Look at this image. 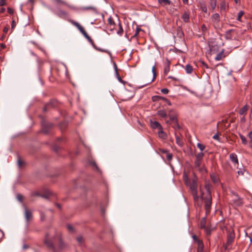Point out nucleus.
I'll return each mask as SVG.
<instances>
[{"label": "nucleus", "instance_id": "1", "mask_svg": "<svg viewBox=\"0 0 252 252\" xmlns=\"http://www.w3.org/2000/svg\"><path fill=\"white\" fill-rule=\"evenodd\" d=\"M48 234L47 233L46 234V238L44 240V244L46 245L47 248L49 249H51L53 252H60L65 248V245L63 243L60 236L58 237V240L59 241V243L58 244V248L56 249L54 246L53 241L48 239Z\"/></svg>", "mask_w": 252, "mask_h": 252}, {"label": "nucleus", "instance_id": "2", "mask_svg": "<svg viewBox=\"0 0 252 252\" xmlns=\"http://www.w3.org/2000/svg\"><path fill=\"white\" fill-rule=\"evenodd\" d=\"M230 192L232 197L231 201L233 203V204L235 207L242 206L243 204V198L240 197L237 193L233 191H231Z\"/></svg>", "mask_w": 252, "mask_h": 252}, {"label": "nucleus", "instance_id": "3", "mask_svg": "<svg viewBox=\"0 0 252 252\" xmlns=\"http://www.w3.org/2000/svg\"><path fill=\"white\" fill-rule=\"evenodd\" d=\"M202 199L205 201V209L206 210V214H208L210 213V210L212 204V196L211 192L207 193L205 197L201 196Z\"/></svg>", "mask_w": 252, "mask_h": 252}, {"label": "nucleus", "instance_id": "4", "mask_svg": "<svg viewBox=\"0 0 252 252\" xmlns=\"http://www.w3.org/2000/svg\"><path fill=\"white\" fill-rule=\"evenodd\" d=\"M41 131L44 134H47L50 132V130L53 126V124L51 123L47 122L42 119L41 122Z\"/></svg>", "mask_w": 252, "mask_h": 252}, {"label": "nucleus", "instance_id": "5", "mask_svg": "<svg viewBox=\"0 0 252 252\" xmlns=\"http://www.w3.org/2000/svg\"><path fill=\"white\" fill-rule=\"evenodd\" d=\"M234 238L235 234L233 232H230L228 234L227 236V242L226 244H223V247L225 250H227L229 248V247L234 241Z\"/></svg>", "mask_w": 252, "mask_h": 252}, {"label": "nucleus", "instance_id": "6", "mask_svg": "<svg viewBox=\"0 0 252 252\" xmlns=\"http://www.w3.org/2000/svg\"><path fill=\"white\" fill-rule=\"evenodd\" d=\"M88 40V41L91 44V45H92V46L97 51H100V52H103V53H109V51L106 50V49H101V48H98L97 47L95 44H94V42L93 40L92 39V38L89 36L88 34H87L85 37Z\"/></svg>", "mask_w": 252, "mask_h": 252}, {"label": "nucleus", "instance_id": "7", "mask_svg": "<svg viewBox=\"0 0 252 252\" xmlns=\"http://www.w3.org/2000/svg\"><path fill=\"white\" fill-rule=\"evenodd\" d=\"M69 22L78 29V30L82 33L84 37H85L88 34L84 28L81 26L79 23L74 20H70Z\"/></svg>", "mask_w": 252, "mask_h": 252}, {"label": "nucleus", "instance_id": "8", "mask_svg": "<svg viewBox=\"0 0 252 252\" xmlns=\"http://www.w3.org/2000/svg\"><path fill=\"white\" fill-rule=\"evenodd\" d=\"M57 106V102L56 100H52L45 105L43 111L46 112L50 108L55 107Z\"/></svg>", "mask_w": 252, "mask_h": 252}, {"label": "nucleus", "instance_id": "9", "mask_svg": "<svg viewBox=\"0 0 252 252\" xmlns=\"http://www.w3.org/2000/svg\"><path fill=\"white\" fill-rule=\"evenodd\" d=\"M211 19L214 24V27H216V26L218 25L220 21V16L218 13L214 14L211 16Z\"/></svg>", "mask_w": 252, "mask_h": 252}, {"label": "nucleus", "instance_id": "10", "mask_svg": "<svg viewBox=\"0 0 252 252\" xmlns=\"http://www.w3.org/2000/svg\"><path fill=\"white\" fill-rule=\"evenodd\" d=\"M24 216L26 219V221L28 222L32 219V212L28 209L26 207L25 208Z\"/></svg>", "mask_w": 252, "mask_h": 252}, {"label": "nucleus", "instance_id": "11", "mask_svg": "<svg viewBox=\"0 0 252 252\" xmlns=\"http://www.w3.org/2000/svg\"><path fill=\"white\" fill-rule=\"evenodd\" d=\"M170 61L167 58H166L164 63V73L166 75L170 71Z\"/></svg>", "mask_w": 252, "mask_h": 252}, {"label": "nucleus", "instance_id": "12", "mask_svg": "<svg viewBox=\"0 0 252 252\" xmlns=\"http://www.w3.org/2000/svg\"><path fill=\"white\" fill-rule=\"evenodd\" d=\"M229 158L231 161L234 163L235 165H239V161L237 155L235 153H231L229 155Z\"/></svg>", "mask_w": 252, "mask_h": 252}, {"label": "nucleus", "instance_id": "13", "mask_svg": "<svg viewBox=\"0 0 252 252\" xmlns=\"http://www.w3.org/2000/svg\"><path fill=\"white\" fill-rule=\"evenodd\" d=\"M168 116L170 121H172V122L177 120V114L176 112L174 110H170L169 111Z\"/></svg>", "mask_w": 252, "mask_h": 252}, {"label": "nucleus", "instance_id": "14", "mask_svg": "<svg viewBox=\"0 0 252 252\" xmlns=\"http://www.w3.org/2000/svg\"><path fill=\"white\" fill-rule=\"evenodd\" d=\"M55 13L59 17L62 18H64L67 15V12L60 9H58V11L55 12Z\"/></svg>", "mask_w": 252, "mask_h": 252}, {"label": "nucleus", "instance_id": "15", "mask_svg": "<svg viewBox=\"0 0 252 252\" xmlns=\"http://www.w3.org/2000/svg\"><path fill=\"white\" fill-rule=\"evenodd\" d=\"M197 183L196 179H193L192 183L190 186V189L192 192L197 191Z\"/></svg>", "mask_w": 252, "mask_h": 252}, {"label": "nucleus", "instance_id": "16", "mask_svg": "<svg viewBox=\"0 0 252 252\" xmlns=\"http://www.w3.org/2000/svg\"><path fill=\"white\" fill-rule=\"evenodd\" d=\"M151 126L154 129H156V128H158L159 129H162V126H161V125L157 121L151 122Z\"/></svg>", "mask_w": 252, "mask_h": 252}, {"label": "nucleus", "instance_id": "17", "mask_svg": "<svg viewBox=\"0 0 252 252\" xmlns=\"http://www.w3.org/2000/svg\"><path fill=\"white\" fill-rule=\"evenodd\" d=\"M181 18L184 22L188 23L189 21V14L188 12H185L181 16Z\"/></svg>", "mask_w": 252, "mask_h": 252}, {"label": "nucleus", "instance_id": "18", "mask_svg": "<svg viewBox=\"0 0 252 252\" xmlns=\"http://www.w3.org/2000/svg\"><path fill=\"white\" fill-rule=\"evenodd\" d=\"M194 201H195V204H196L198 206H200L201 204L198 202L199 199V196L197 195V191L192 192Z\"/></svg>", "mask_w": 252, "mask_h": 252}, {"label": "nucleus", "instance_id": "19", "mask_svg": "<svg viewBox=\"0 0 252 252\" xmlns=\"http://www.w3.org/2000/svg\"><path fill=\"white\" fill-rule=\"evenodd\" d=\"M108 23L109 26L110 27V30H113L115 26V23L111 17H109L108 19Z\"/></svg>", "mask_w": 252, "mask_h": 252}, {"label": "nucleus", "instance_id": "20", "mask_svg": "<svg viewBox=\"0 0 252 252\" xmlns=\"http://www.w3.org/2000/svg\"><path fill=\"white\" fill-rule=\"evenodd\" d=\"M197 252H204V244L202 241H198Z\"/></svg>", "mask_w": 252, "mask_h": 252}, {"label": "nucleus", "instance_id": "21", "mask_svg": "<svg viewBox=\"0 0 252 252\" xmlns=\"http://www.w3.org/2000/svg\"><path fill=\"white\" fill-rule=\"evenodd\" d=\"M175 135L176 138V143L177 144H178L179 146H182L183 142L182 139L180 138V136L177 134L176 132H175Z\"/></svg>", "mask_w": 252, "mask_h": 252}, {"label": "nucleus", "instance_id": "22", "mask_svg": "<svg viewBox=\"0 0 252 252\" xmlns=\"http://www.w3.org/2000/svg\"><path fill=\"white\" fill-rule=\"evenodd\" d=\"M224 53V50L223 49L221 52H220L219 53H218L216 58L215 60L216 61H220L223 58L225 57V56L223 55Z\"/></svg>", "mask_w": 252, "mask_h": 252}, {"label": "nucleus", "instance_id": "23", "mask_svg": "<svg viewBox=\"0 0 252 252\" xmlns=\"http://www.w3.org/2000/svg\"><path fill=\"white\" fill-rule=\"evenodd\" d=\"M228 7V4L225 1H222L220 4V9L221 10H226Z\"/></svg>", "mask_w": 252, "mask_h": 252}, {"label": "nucleus", "instance_id": "24", "mask_svg": "<svg viewBox=\"0 0 252 252\" xmlns=\"http://www.w3.org/2000/svg\"><path fill=\"white\" fill-rule=\"evenodd\" d=\"M158 134L159 138L161 139H165L167 137L166 134L162 130V129H159Z\"/></svg>", "mask_w": 252, "mask_h": 252}, {"label": "nucleus", "instance_id": "25", "mask_svg": "<svg viewBox=\"0 0 252 252\" xmlns=\"http://www.w3.org/2000/svg\"><path fill=\"white\" fill-rule=\"evenodd\" d=\"M185 69L186 72L189 74L191 73L193 70L192 66L189 64H187L185 67Z\"/></svg>", "mask_w": 252, "mask_h": 252}, {"label": "nucleus", "instance_id": "26", "mask_svg": "<svg viewBox=\"0 0 252 252\" xmlns=\"http://www.w3.org/2000/svg\"><path fill=\"white\" fill-rule=\"evenodd\" d=\"M210 178L212 180V181L214 183H218V176L217 175L215 174V173H212L211 175H210Z\"/></svg>", "mask_w": 252, "mask_h": 252}, {"label": "nucleus", "instance_id": "27", "mask_svg": "<svg viewBox=\"0 0 252 252\" xmlns=\"http://www.w3.org/2000/svg\"><path fill=\"white\" fill-rule=\"evenodd\" d=\"M200 7L201 10L203 12H204L205 13H206L207 12V6L204 2H200Z\"/></svg>", "mask_w": 252, "mask_h": 252}, {"label": "nucleus", "instance_id": "28", "mask_svg": "<svg viewBox=\"0 0 252 252\" xmlns=\"http://www.w3.org/2000/svg\"><path fill=\"white\" fill-rule=\"evenodd\" d=\"M158 116H160L162 118H166L167 117V114L164 110L158 111Z\"/></svg>", "mask_w": 252, "mask_h": 252}, {"label": "nucleus", "instance_id": "29", "mask_svg": "<svg viewBox=\"0 0 252 252\" xmlns=\"http://www.w3.org/2000/svg\"><path fill=\"white\" fill-rule=\"evenodd\" d=\"M158 1L159 3L164 5L171 4V1L170 0H158Z\"/></svg>", "mask_w": 252, "mask_h": 252}, {"label": "nucleus", "instance_id": "30", "mask_svg": "<svg viewBox=\"0 0 252 252\" xmlns=\"http://www.w3.org/2000/svg\"><path fill=\"white\" fill-rule=\"evenodd\" d=\"M157 97L158 98V99L162 100L164 101V102H165L168 105H169V106L171 105V103L166 98L163 97V96H157Z\"/></svg>", "mask_w": 252, "mask_h": 252}, {"label": "nucleus", "instance_id": "31", "mask_svg": "<svg viewBox=\"0 0 252 252\" xmlns=\"http://www.w3.org/2000/svg\"><path fill=\"white\" fill-rule=\"evenodd\" d=\"M114 65L115 72H116V75L117 76L118 79V80L120 82H122L123 80H122V79H121V78L120 77V75L119 74V73L118 72L117 66V65H116V63H114Z\"/></svg>", "mask_w": 252, "mask_h": 252}, {"label": "nucleus", "instance_id": "32", "mask_svg": "<svg viewBox=\"0 0 252 252\" xmlns=\"http://www.w3.org/2000/svg\"><path fill=\"white\" fill-rule=\"evenodd\" d=\"M232 31H233V30H229L225 32V37L226 39H230L232 38L231 32Z\"/></svg>", "mask_w": 252, "mask_h": 252}, {"label": "nucleus", "instance_id": "33", "mask_svg": "<svg viewBox=\"0 0 252 252\" xmlns=\"http://www.w3.org/2000/svg\"><path fill=\"white\" fill-rule=\"evenodd\" d=\"M81 9L83 10H92L94 11H96V8L94 6H87V7H83L81 8Z\"/></svg>", "mask_w": 252, "mask_h": 252}, {"label": "nucleus", "instance_id": "34", "mask_svg": "<svg viewBox=\"0 0 252 252\" xmlns=\"http://www.w3.org/2000/svg\"><path fill=\"white\" fill-rule=\"evenodd\" d=\"M248 110V106L247 105L244 106L239 111V114L240 115H243Z\"/></svg>", "mask_w": 252, "mask_h": 252}, {"label": "nucleus", "instance_id": "35", "mask_svg": "<svg viewBox=\"0 0 252 252\" xmlns=\"http://www.w3.org/2000/svg\"><path fill=\"white\" fill-rule=\"evenodd\" d=\"M201 162H202V160H199L197 158H196V160L194 162V167L195 168H199L201 164Z\"/></svg>", "mask_w": 252, "mask_h": 252}, {"label": "nucleus", "instance_id": "36", "mask_svg": "<svg viewBox=\"0 0 252 252\" xmlns=\"http://www.w3.org/2000/svg\"><path fill=\"white\" fill-rule=\"evenodd\" d=\"M239 136L241 139L242 144L244 145H246L247 144V140L246 138L241 133H239Z\"/></svg>", "mask_w": 252, "mask_h": 252}, {"label": "nucleus", "instance_id": "37", "mask_svg": "<svg viewBox=\"0 0 252 252\" xmlns=\"http://www.w3.org/2000/svg\"><path fill=\"white\" fill-rule=\"evenodd\" d=\"M52 193L50 191H48L44 194H41V197L45 199H48L50 195H51Z\"/></svg>", "mask_w": 252, "mask_h": 252}, {"label": "nucleus", "instance_id": "38", "mask_svg": "<svg viewBox=\"0 0 252 252\" xmlns=\"http://www.w3.org/2000/svg\"><path fill=\"white\" fill-rule=\"evenodd\" d=\"M206 219L205 218H203L200 221V228L203 229L206 227Z\"/></svg>", "mask_w": 252, "mask_h": 252}, {"label": "nucleus", "instance_id": "39", "mask_svg": "<svg viewBox=\"0 0 252 252\" xmlns=\"http://www.w3.org/2000/svg\"><path fill=\"white\" fill-rule=\"evenodd\" d=\"M204 156V154L202 152L198 153L195 155L196 158L202 160Z\"/></svg>", "mask_w": 252, "mask_h": 252}, {"label": "nucleus", "instance_id": "40", "mask_svg": "<svg viewBox=\"0 0 252 252\" xmlns=\"http://www.w3.org/2000/svg\"><path fill=\"white\" fill-rule=\"evenodd\" d=\"M173 123H174V125L172 126L175 130L176 129H179L181 128V127L178 123L177 120H176V121H173Z\"/></svg>", "mask_w": 252, "mask_h": 252}, {"label": "nucleus", "instance_id": "41", "mask_svg": "<svg viewBox=\"0 0 252 252\" xmlns=\"http://www.w3.org/2000/svg\"><path fill=\"white\" fill-rule=\"evenodd\" d=\"M216 3L217 0H210V5L213 10L215 8L216 6Z\"/></svg>", "mask_w": 252, "mask_h": 252}, {"label": "nucleus", "instance_id": "42", "mask_svg": "<svg viewBox=\"0 0 252 252\" xmlns=\"http://www.w3.org/2000/svg\"><path fill=\"white\" fill-rule=\"evenodd\" d=\"M199 63H200V66L202 67V68H207V69H209L210 67H209V66L203 61H199Z\"/></svg>", "mask_w": 252, "mask_h": 252}, {"label": "nucleus", "instance_id": "43", "mask_svg": "<svg viewBox=\"0 0 252 252\" xmlns=\"http://www.w3.org/2000/svg\"><path fill=\"white\" fill-rule=\"evenodd\" d=\"M140 31H142V30L139 27H137L136 29V30L135 31V33H134V35L132 36V37H136L138 35V34Z\"/></svg>", "mask_w": 252, "mask_h": 252}, {"label": "nucleus", "instance_id": "44", "mask_svg": "<svg viewBox=\"0 0 252 252\" xmlns=\"http://www.w3.org/2000/svg\"><path fill=\"white\" fill-rule=\"evenodd\" d=\"M17 164H18V166L20 168H21L25 164V162L23 160H22L20 159V158L19 157L18 160H17Z\"/></svg>", "mask_w": 252, "mask_h": 252}, {"label": "nucleus", "instance_id": "45", "mask_svg": "<svg viewBox=\"0 0 252 252\" xmlns=\"http://www.w3.org/2000/svg\"><path fill=\"white\" fill-rule=\"evenodd\" d=\"M244 14V12L243 11H240L238 14L237 20L239 21H241V17Z\"/></svg>", "mask_w": 252, "mask_h": 252}, {"label": "nucleus", "instance_id": "46", "mask_svg": "<svg viewBox=\"0 0 252 252\" xmlns=\"http://www.w3.org/2000/svg\"><path fill=\"white\" fill-rule=\"evenodd\" d=\"M197 147L201 151H203L205 148V145L199 143H197Z\"/></svg>", "mask_w": 252, "mask_h": 252}, {"label": "nucleus", "instance_id": "47", "mask_svg": "<svg viewBox=\"0 0 252 252\" xmlns=\"http://www.w3.org/2000/svg\"><path fill=\"white\" fill-rule=\"evenodd\" d=\"M204 229L205 232L207 235H210L211 233V230L208 227H205L203 228Z\"/></svg>", "mask_w": 252, "mask_h": 252}, {"label": "nucleus", "instance_id": "48", "mask_svg": "<svg viewBox=\"0 0 252 252\" xmlns=\"http://www.w3.org/2000/svg\"><path fill=\"white\" fill-rule=\"evenodd\" d=\"M119 29L117 31V33L118 34L121 35L123 32V30L122 26L120 23H119Z\"/></svg>", "mask_w": 252, "mask_h": 252}, {"label": "nucleus", "instance_id": "49", "mask_svg": "<svg viewBox=\"0 0 252 252\" xmlns=\"http://www.w3.org/2000/svg\"><path fill=\"white\" fill-rule=\"evenodd\" d=\"M16 198L17 200H18L20 202H22L23 200V196L21 194H17L16 195Z\"/></svg>", "mask_w": 252, "mask_h": 252}, {"label": "nucleus", "instance_id": "50", "mask_svg": "<svg viewBox=\"0 0 252 252\" xmlns=\"http://www.w3.org/2000/svg\"><path fill=\"white\" fill-rule=\"evenodd\" d=\"M90 164L94 168H95L96 169L98 170V168L96 165V163L95 161H90Z\"/></svg>", "mask_w": 252, "mask_h": 252}, {"label": "nucleus", "instance_id": "51", "mask_svg": "<svg viewBox=\"0 0 252 252\" xmlns=\"http://www.w3.org/2000/svg\"><path fill=\"white\" fill-rule=\"evenodd\" d=\"M166 158L169 161H171L172 159V155L168 152L166 155Z\"/></svg>", "mask_w": 252, "mask_h": 252}, {"label": "nucleus", "instance_id": "52", "mask_svg": "<svg viewBox=\"0 0 252 252\" xmlns=\"http://www.w3.org/2000/svg\"><path fill=\"white\" fill-rule=\"evenodd\" d=\"M76 239L79 244H82L83 243V239L82 236L78 237Z\"/></svg>", "mask_w": 252, "mask_h": 252}, {"label": "nucleus", "instance_id": "53", "mask_svg": "<svg viewBox=\"0 0 252 252\" xmlns=\"http://www.w3.org/2000/svg\"><path fill=\"white\" fill-rule=\"evenodd\" d=\"M31 195L32 196H40L41 197V194H40L39 192H38L37 191H35V192H32V194H31Z\"/></svg>", "mask_w": 252, "mask_h": 252}, {"label": "nucleus", "instance_id": "54", "mask_svg": "<svg viewBox=\"0 0 252 252\" xmlns=\"http://www.w3.org/2000/svg\"><path fill=\"white\" fill-rule=\"evenodd\" d=\"M192 238L193 240H194V241L195 242L197 243V244L198 243V241H202V240H198L197 238V236L195 235H193L192 236Z\"/></svg>", "mask_w": 252, "mask_h": 252}, {"label": "nucleus", "instance_id": "55", "mask_svg": "<svg viewBox=\"0 0 252 252\" xmlns=\"http://www.w3.org/2000/svg\"><path fill=\"white\" fill-rule=\"evenodd\" d=\"M152 73L153 74V78L152 81H153L154 80V79L156 77V71H155V66H153L152 67Z\"/></svg>", "mask_w": 252, "mask_h": 252}, {"label": "nucleus", "instance_id": "56", "mask_svg": "<svg viewBox=\"0 0 252 252\" xmlns=\"http://www.w3.org/2000/svg\"><path fill=\"white\" fill-rule=\"evenodd\" d=\"M207 30L208 29L205 24H203L201 26V30L202 32H206L207 31Z\"/></svg>", "mask_w": 252, "mask_h": 252}, {"label": "nucleus", "instance_id": "57", "mask_svg": "<svg viewBox=\"0 0 252 252\" xmlns=\"http://www.w3.org/2000/svg\"><path fill=\"white\" fill-rule=\"evenodd\" d=\"M161 92L163 94H167L168 93L169 90L166 88H164L161 90Z\"/></svg>", "mask_w": 252, "mask_h": 252}, {"label": "nucleus", "instance_id": "58", "mask_svg": "<svg viewBox=\"0 0 252 252\" xmlns=\"http://www.w3.org/2000/svg\"><path fill=\"white\" fill-rule=\"evenodd\" d=\"M213 138L215 140H217L218 141H220V137H219V135L218 134V133H216L213 136Z\"/></svg>", "mask_w": 252, "mask_h": 252}, {"label": "nucleus", "instance_id": "59", "mask_svg": "<svg viewBox=\"0 0 252 252\" xmlns=\"http://www.w3.org/2000/svg\"><path fill=\"white\" fill-rule=\"evenodd\" d=\"M210 185L209 184H206L205 185V189L207 190V193L208 192H210Z\"/></svg>", "mask_w": 252, "mask_h": 252}, {"label": "nucleus", "instance_id": "60", "mask_svg": "<svg viewBox=\"0 0 252 252\" xmlns=\"http://www.w3.org/2000/svg\"><path fill=\"white\" fill-rule=\"evenodd\" d=\"M7 12L10 14H13L14 13V10L10 7H8Z\"/></svg>", "mask_w": 252, "mask_h": 252}, {"label": "nucleus", "instance_id": "61", "mask_svg": "<svg viewBox=\"0 0 252 252\" xmlns=\"http://www.w3.org/2000/svg\"><path fill=\"white\" fill-rule=\"evenodd\" d=\"M55 1L58 3H62L64 5H66V3L62 0H55Z\"/></svg>", "mask_w": 252, "mask_h": 252}, {"label": "nucleus", "instance_id": "62", "mask_svg": "<svg viewBox=\"0 0 252 252\" xmlns=\"http://www.w3.org/2000/svg\"><path fill=\"white\" fill-rule=\"evenodd\" d=\"M6 4V0H0V6H4Z\"/></svg>", "mask_w": 252, "mask_h": 252}, {"label": "nucleus", "instance_id": "63", "mask_svg": "<svg viewBox=\"0 0 252 252\" xmlns=\"http://www.w3.org/2000/svg\"><path fill=\"white\" fill-rule=\"evenodd\" d=\"M159 151L161 153H163V154H167L168 153V151L167 150H166L165 149H159Z\"/></svg>", "mask_w": 252, "mask_h": 252}, {"label": "nucleus", "instance_id": "64", "mask_svg": "<svg viewBox=\"0 0 252 252\" xmlns=\"http://www.w3.org/2000/svg\"><path fill=\"white\" fill-rule=\"evenodd\" d=\"M248 137L251 140H252V131H251L248 133Z\"/></svg>", "mask_w": 252, "mask_h": 252}]
</instances>
